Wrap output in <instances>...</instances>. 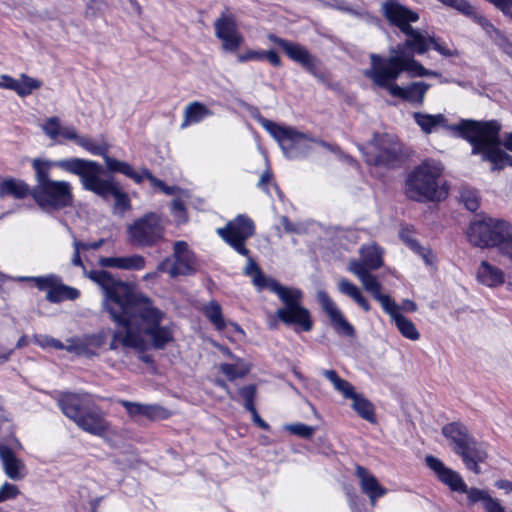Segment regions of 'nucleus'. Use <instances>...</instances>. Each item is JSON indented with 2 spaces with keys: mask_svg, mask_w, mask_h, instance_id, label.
<instances>
[{
  "mask_svg": "<svg viewBox=\"0 0 512 512\" xmlns=\"http://www.w3.org/2000/svg\"><path fill=\"white\" fill-rule=\"evenodd\" d=\"M322 374L333 384L334 388L342 393L343 397L352 400V409L364 420L375 423V409L372 402L363 394L355 392L354 386L339 377L335 370H323Z\"/></svg>",
  "mask_w": 512,
  "mask_h": 512,
  "instance_id": "nucleus-18",
  "label": "nucleus"
},
{
  "mask_svg": "<svg viewBox=\"0 0 512 512\" xmlns=\"http://www.w3.org/2000/svg\"><path fill=\"white\" fill-rule=\"evenodd\" d=\"M380 11L389 24L397 27L401 32L411 26V23L419 20V14L416 11L401 4L398 0L384 1Z\"/></svg>",
  "mask_w": 512,
  "mask_h": 512,
  "instance_id": "nucleus-25",
  "label": "nucleus"
},
{
  "mask_svg": "<svg viewBox=\"0 0 512 512\" xmlns=\"http://www.w3.org/2000/svg\"><path fill=\"white\" fill-rule=\"evenodd\" d=\"M32 168L35 172L34 186H42L53 179L50 174L52 168H58L66 173L73 174L79 177L82 184L83 179L87 176L89 168L93 166V160L71 157L59 160H49L43 158H35L31 162Z\"/></svg>",
  "mask_w": 512,
  "mask_h": 512,
  "instance_id": "nucleus-15",
  "label": "nucleus"
},
{
  "mask_svg": "<svg viewBox=\"0 0 512 512\" xmlns=\"http://www.w3.org/2000/svg\"><path fill=\"white\" fill-rule=\"evenodd\" d=\"M250 413L252 414V419H253V422L258 425L260 428L264 429V430H268L270 428V426L268 425V423L266 421H264L258 414L257 410L254 409V411H250Z\"/></svg>",
  "mask_w": 512,
  "mask_h": 512,
  "instance_id": "nucleus-63",
  "label": "nucleus"
},
{
  "mask_svg": "<svg viewBox=\"0 0 512 512\" xmlns=\"http://www.w3.org/2000/svg\"><path fill=\"white\" fill-rule=\"evenodd\" d=\"M462 457V460L467 469L471 470L475 474H480L481 469L479 463L485 461L487 454L480 445H478L472 438L465 447H463L457 453Z\"/></svg>",
  "mask_w": 512,
  "mask_h": 512,
  "instance_id": "nucleus-31",
  "label": "nucleus"
},
{
  "mask_svg": "<svg viewBox=\"0 0 512 512\" xmlns=\"http://www.w3.org/2000/svg\"><path fill=\"white\" fill-rule=\"evenodd\" d=\"M338 291L353 299L365 312L370 311L371 305L363 296L361 290L346 278H341L337 284Z\"/></svg>",
  "mask_w": 512,
  "mask_h": 512,
  "instance_id": "nucleus-38",
  "label": "nucleus"
},
{
  "mask_svg": "<svg viewBox=\"0 0 512 512\" xmlns=\"http://www.w3.org/2000/svg\"><path fill=\"white\" fill-rule=\"evenodd\" d=\"M65 351L69 353H74L77 356H86L93 357L97 355L92 349L87 348V344H85V339L83 337H72L66 340L65 343Z\"/></svg>",
  "mask_w": 512,
  "mask_h": 512,
  "instance_id": "nucleus-42",
  "label": "nucleus"
},
{
  "mask_svg": "<svg viewBox=\"0 0 512 512\" xmlns=\"http://www.w3.org/2000/svg\"><path fill=\"white\" fill-rule=\"evenodd\" d=\"M244 274L251 278L253 285L258 289H268L284 304L276 311L277 318L287 326L299 327L302 331L309 332L313 328V321L308 309L301 305L303 293L298 288L281 285L276 279L266 277L258 264L249 259L244 268Z\"/></svg>",
  "mask_w": 512,
  "mask_h": 512,
  "instance_id": "nucleus-2",
  "label": "nucleus"
},
{
  "mask_svg": "<svg viewBox=\"0 0 512 512\" xmlns=\"http://www.w3.org/2000/svg\"><path fill=\"white\" fill-rule=\"evenodd\" d=\"M499 9L504 15L512 18V0H487Z\"/></svg>",
  "mask_w": 512,
  "mask_h": 512,
  "instance_id": "nucleus-55",
  "label": "nucleus"
},
{
  "mask_svg": "<svg viewBox=\"0 0 512 512\" xmlns=\"http://www.w3.org/2000/svg\"><path fill=\"white\" fill-rule=\"evenodd\" d=\"M221 372L230 380L233 381L245 375L244 371H239L234 364L224 363L220 366Z\"/></svg>",
  "mask_w": 512,
  "mask_h": 512,
  "instance_id": "nucleus-49",
  "label": "nucleus"
},
{
  "mask_svg": "<svg viewBox=\"0 0 512 512\" xmlns=\"http://www.w3.org/2000/svg\"><path fill=\"white\" fill-rule=\"evenodd\" d=\"M501 128L497 120H461L451 127L471 144L473 155H480L482 161L491 164L492 171L512 166V156L501 149Z\"/></svg>",
  "mask_w": 512,
  "mask_h": 512,
  "instance_id": "nucleus-3",
  "label": "nucleus"
},
{
  "mask_svg": "<svg viewBox=\"0 0 512 512\" xmlns=\"http://www.w3.org/2000/svg\"><path fill=\"white\" fill-rule=\"evenodd\" d=\"M15 80V78L7 74H2L0 76V88L9 89L13 91Z\"/></svg>",
  "mask_w": 512,
  "mask_h": 512,
  "instance_id": "nucleus-60",
  "label": "nucleus"
},
{
  "mask_svg": "<svg viewBox=\"0 0 512 512\" xmlns=\"http://www.w3.org/2000/svg\"><path fill=\"white\" fill-rule=\"evenodd\" d=\"M268 40L278 45L292 61L300 64L308 73L321 83H327V77L319 69L320 61L303 45L288 41L275 34H269Z\"/></svg>",
  "mask_w": 512,
  "mask_h": 512,
  "instance_id": "nucleus-19",
  "label": "nucleus"
},
{
  "mask_svg": "<svg viewBox=\"0 0 512 512\" xmlns=\"http://www.w3.org/2000/svg\"><path fill=\"white\" fill-rule=\"evenodd\" d=\"M413 252L418 254L427 265H432L436 260L434 252L429 247H424L420 243L418 244V248H415Z\"/></svg>",
  "mask_w": 512,
  "mask_h": 512,
  "instance_id": "nucleus-51",
  "label": "nucleus"
},
{
  "mask_svg": "<svg viewBox=\"0 0 512 512\" xmlns=\"http://www.w3.org/2000/svg\"><path fill=\"white\" fill-rule=\"evenodd\" d=\"M43 133L51 140L62 137L64 140L73 141L92 155L102 156L107 169L113 173H121L136 183L143 181V176L135 171L132 165L107 155V148L96 144L89 137L80 135L73 125L62 126L57 116L49 117L40 125Z\"/></svg>",
  "mask_w": 512,
  "mask_h": 512,
  "instance_id": "nucleus-4",
  "label": "nucleus"
},
{
  "mask_svg": "<svg viewBox=\"0 0 512 512\" xmlns=\"http://www.w3.org/2000/svg\"><path fill=\"white\" fill-rule=\"evenodd\" d=\"M443 4L452 7L464 15H472L473 6L470 5L466 0H439Z\"/></svg>",
  "mask_w": 512,
  "mask_h": 512,
  "instance_id": "nucleus-46",
  "label": "nucleus"
},
{
  "mask_svg": "<svg viewBox=\"0 0 512 512\" xmlns=\"http://www.w3.org/2000/svg\"><path fill=\"white\" fill-rule=\"evenodd\" d=\"M397 80H388L385 85H375L376 87L386 89L393 97L401 98L412 104L422 105L425 95L430 88V84L418 81L412 82L405 87L396 84Z\"/></svg>",
  "mask_w": 512,
  "mask_h": 512,
  "instance_id": "nucleus-26",
  "label": "nucleus"
},
{
  "mask_svg": "<svg viewBox=\"0 0 512 512\" xmlns=\"http://www.w3.org/2000/svg\"><path fill=\"white\" fill-rule=\"evenodd\" d=\"M0 460L4 473L11 480H21L25 476V465L14 452L5 445H0Z\"/></svg>",
  "mask_w": 512,
  "mask_h": 512,
  "instance_id": "nucleus-30",
  "label": "nucleus"
},
{
  "mask_svg": "<svg viewBox=\"0 0 512 512\" xmlns=\"http://www.w3.org/2000/svg\"><path fill=\"white\" fill-rule=\"evenodd\" d=\"M461 200L464 203L465 207L471 211L474 212L479 207V199L475 192L470 190H465L461 193Z\"/></svg>",
  "mask_w": 512,
  "mask_h": 512,
  "instance_id": "nucleus-47",
  "label": "nucleus"
},
{
  "mask_svg": "<svg viewBox=\"0 0 512 512\" xmlns=\"http://www.w3.org/2000/svg\"><path fill=\"white\" fill-rule=\"evenodd\" d=\"M442 166L435 160H424L408 174L405 180V195L410 200L440 202L448 195L444 185H440Z\"/></svg>",
  "mask_w": 512,
  "mask_h": 512,
  "instance_id": "nucleus-5",
  "label": "nucleus"
},
{
  "mask_svg": "<svg viewBox=\"0 0 512 512\" xmlns=\"http://www.w3.org/2000/svg\"><path fill=\"white\" fill-rule=\"evenodd\" d=\"M103 172L102 166L93 161V166L89 168L87 176L82 181L84 190L93 192L104 200L114 197V213L121 216L131 209V203L128 195L121 191L116 183L111 180L103 179L100 174Z\"/></svg>",
  "mask_w": 512,
  "mask_h": 512,
  "instance_id": "nucleus-12",
  "label": "nucleus"
},
{
  "mask_svg": "<svg viewBox=\"0 0 512 512\" xmlns=\"http://www.w3.org/2000/svg\"><path fill=\"white\" fill-rule=\"evenodd\" d=\"M120 404L132 418L143 416L149 420H158L169 417V412L157 404H141L127 400H121Z\"/></svg>",
  "mask_w": 512,
  "mask_h": 512,
  "instance_id": "nucleus-28",
  "label": "nucleus"
},
{
  "mask_svg": "<svg viewBox=\"0 0 512 512\" xmlns=\"http://www.w3.org/2000/svg\"><path fill=\"white\" fill-rule=\"evenodd\" d=\"M355 475L359 479L361 491L369 497L372 504L387 493L386 488L379 484L377 478L367 468L356 465Z\"/></svg>",
  "mask_w": 512,
  "mask_h": 512,
  "instance_id": "nucleus-27",
  "label": "nucleus"
},
{
  "mask_svg": "<svg viewBox=\"0 0 512 512\" xmlns=\"http://www.w3.org/2000/svg\"><path fill=\"white\" fill-rule=\"evenodd\" d=\"M105 240L99 239L98 241L90 242V243H84L80 241L79 248L81 250H98L103 244Z\"/></svg>",
  "mask_w": 512,
  "mask_h": 512,
  "instance_id": "nucleus-62",
  "label": "nucleus"
},
{
  "mask_svg": "<svg viewBox=\"0 0 512 512\" xmlns=\"http://www.w3.org/2000/svg\"><path fill=\"white\" fill-rule=\"evenodd\" d=\"M214 29L215 36L221 40L222 49L226 52L235 53L243 43L236 19L227 9L215 20Z\"/></svg>",
  "mask_w": 512,
  "mask_h": 512,
  "instance_id": "nucleus-22",
  "label": "nucleus"
},
{
  "mask_svg": "<svg viewBox=\"0 0 512 512\" xmlns=\"http://www.w3.org/2000/svg\"><path fill=\"white\" fill-rule=\"evenodd\" d=\"M84 339L87 348L96 352V349H99L106 343V333L101 331L97 334L85 335Z\"/></svg>",
  "mask_w": 512,
  "mask_h": 512,
  "instance_id": "nucleus-45",
  "label": "nucleus"
},
{
  "mask_svg": "<svg viewBox=\"0 0 512 512\" xmlns=\"http://www.w3.org/2000/svg\"><path fill=\"white\" fill-rule=\"evenodd\" d=\"M401 307L394 302L385 312L390 316L391 320L395 323L401 335L409 340L416 341L420 338V333L415 324L407 317L400 313Z\"/></svg>",
  "mask_w": 512,
  "mask_h": 512,
  "instance_id": "nucleus-32",
  "label": "nucleus"
},
{
  "mask_svg": "<svg viewBox=\"0 0 512 512\" xmlns=\"http://www.w3.org/2000/svg\"><path fill=\"white\" fill-rule=\"evenodd\" d=\"M89 278L97 283L103 293L102 306L111 320L124 331L113 333L110 350L122 348L144 352L147 348L141 332L151 339L154 349H164L173 341L171 326H162L165 313L155 307L151 300L142 294L136 293L127 283L115 279L106 270H93Z\"/></svg>",
  "mask_w": 512,
  "mask_h": 512,
  "instance_id": "nucleus-1",
  "label": "nucleus"
},
{
  "mask_svg": "<svg viewBox=\"0 0 512 512\" xmlns=\"http://www.w3.org/2000/svg\"><path fill=\"white\" fill-rule=\"evenodd\" d=\"M165 218L156 212H148L127 226L129 242L139 248H150L164 240Z\"/></svg>",
  "mask_w": 512,
  "mask_h": 512,
  "instance_id": "nucleus-11",
  "label": "nucleus"
},
{
  "mask_svg": "<svg viewBox=\"0 0 512 512\" xmlns=\"http://www.w3.org/2000/svg\"><path fill=\"white\" fill-rule=\"evenodd\" d=\"M316 298L323 312L328 316L335 332L346 337H354L356 334L353 325L344 317L342 311L324 290L317 291Z\"/></svg>",
  "mask_w": 512,
  "mask_h": 512,
  "instance_id": "nucleus-23",
  "label": "nucleus"
},
{
  "mask_svg": "<svg viewBox=\"0 0 512 512\" xmlns=\"http://www.w3.org/2000/svg\"><path fill=\"white\" fill-rule=\"evenodd\" d=\"M263 59L262 50H247L244 53L238 55L237 60L239 63H245L248 61H260Z\"/></svg>",
  "mask_w": 512,
  "mask_h": 512,
  "instance_id": "nucleus-53",
  "label": "nucleus"
},
{
  "mask_svg": "<svg viewBox=\"0 0 512 512\" xmlns=\"http://www.w3.org/2000/svg\"><path fill=\"white\" fill-rule=\"evenodd\" d=\"M400 239L413 251L418 248L419 242L413 237V231L409 228H402L399 232Z\"/></svg>",
  "mask_w": 512,
  "mask_h": 512,
  "instance_id": "nucleus-52",
  "label": "nucleus"
},
{
  "mask_svg": "<svg viewBox=\"0 0 512 512\" xmlns=\"http://www.w3.org/2000/svg\"><path fill=\"white\" fill-rule=\"evenodd\" d=\"M281 223H282V225H283V227H284L286 232H288V233H296V234L300 233V229H299L298 225L290 222L289 219L286 216H283L281 218Z\"/></svg>",
  "mask_w": 512,
  "mask_h": 512,
  "instance_id": "nucleus-61",
  "label": "nucleus"
},
{
  "mask_svg": "<svg viewBox=\"0 0 512 512\" xmlns=\"http://www.w3.org/2000/svg\"><path fill=\"white\" fill-rule=\"evenodd\" d=\"M263 59H266L274 67L282 65L279 55L274 50L263 51Z\"/></svg>",
  "mask_w": 512,
  "mask_h": 512,
  "instance_id": "nucleus-57",
  "label": "nucleus"
},
{
  "mask_svg": "<svg viewBox=\"0 0 512 512\" xmlns=\"http://www.w3.org/2000/svg\"><path fill=\"white\" fill-rule=\"evenodd\" d=\"M213 115L205 104L194 101L189 103L184 110V119L181 123V128L184 129L192 124H197L203 121L205 118Z\"/></svg>",
  "mask_w": 512,
  "mask_h": 512,
  "instance_id": "nucleus-36",
  "label": "nucleus"
},
{
  "mask_svg": "<svg viewBox=\"0 0 512 512\" xmlns=\"http://www.w3.org/2000/svg\"><path fill=\"white\" fill-rule=\"evenodd\" d=\"M19 489L16 485L11 484L9 482H5L0 487V502H4L9 499H14L19 494Z\"/></svg>",
  "mask_w": 512,
  "mask_h": 512,
  "instance_id": "nucleus-48",
  "label": "nucleus"
},
{
  "mask_svg": "<svg viewBox=\"0 0 512 512\" xmlns=\"http://www.w3.org/2000/svg\"><path fill=\"white\" fill-rule=\"evenodd\" d=\"M413 117L417 125L426 134H430L436 131L439 126H445L446 123V118L443 114L432 115L427 113L415 112Z\"/></svg>",
  "mask_w": 512,
  "mask_h": 512,
  "instance_id": "nucleus-39",
  "label": "nucleus"
},
{
  "mask_svg": "<svg viewBox=\"0 0 512 512\" xmlns=\"http://www.w3.org/2000/svg\"><path fill=\"white\" fill-rule=\"evenodd\" d=\"M369 58L370 67L363 71V75L374 85H385L388 80H397L403 72H409L414 77H425L427 70L412 55L382 57L371 53Z\"/></svg>",
  "mask_w": 512,
  "mask_h": 512,
  "instance_id": "nucleus-8",
  "label": "nucleus"
},
{
  "mask_svg": "<svg viewBox=\"0 0 512 512\" xmlns=\"http://www.w3.org/2000/svg\"><path fill=\"white\" fill-rule=\"evenodd\" d=\"M219 237L230 245L237 253L247 258L249 263L250 251L246 248V241L255 234L253 220L245 214L237 215L227 222L224 227L217 229Z\"/></svg>",
  "mask_w": 512,
  "mask_h": 512,
  "instance_id": "nucleus-16",
  "label": "nucleus"
},
{
  "mask_svg": "<svg viewBox=\"0 0 512 512\" xmlns=\"http://www.w3.org/2000/svg\"><path fill=\"white\" fill-rule=\"evenodd\" d=\"M73 188L70 182L52 180L42 186L32 187V198L44 211H59L73 204Z\"/></svg>",
  "mask_w": 512,
  "mask_h": 512,
  "instance_id": "nucleus-14",
  "label": "nucleus"
},
{
  "mask_svg": "<svg viewBox=\"0 0 512 512\" xmlns=\"http://www.w3.org/2000/svg\"><path fill=\"white\" fill-rule=\"evenodd\" d=\"M57 403L62 413L83 431L100 437L109 432L110 423L104 412L90 403L85 394L63 392Z\"/></svg>",
  "mask_w": 512,
  "mask_h": 512,
  "instance_id": "nucleus-6",
  "label": "nucleus"
},
{
  "mask_svg": "<svg viewBox=\"0 0 512 512\" xmlns=\"http://www.w3.org/2000/svg\"><path fill=\"white\" fill-rule=\"evenodd\" d=\"M41 86L42 82L40 80L22 73L20 77L15 80L13 91L20 97H26Z\"/></svg>",
  "mask_w": 512,
  "mask_h": 512,
  "instance_id": "nucleus-40",
  "label": "nucleus"
},
{
  "mask_svg": "<svg viewBox=\"0 0 512 512\" xmlns=\"http://www.w3.org/2000/svg\"><path fill=\"white\" fill-rule=\"evenodd\" d=\"M256 386L254 384L246 385L239 389V395L244 400V407L247 411H254V400L256 398Z\"/></svg>",
  "mask_w": 512,
  "mask_h": 512,
  "instance_id": "nucleus-44",
  "label": "nucleus"
},
{
  "mask_svg": "<svg viewBox=\"0 0 512 512\" xmlns=\"http://www.w3.org/2000/svg\"><path fill=\"white\" fill-rule=\"evenodd\" d=\"M285 429L291 434L299 436L303 439H311L316 431L315 427L300 422L288 424L285 426Z\"/></svg>",
  "mask_w": 512,
  "mask_h": 512,
  "instance_id": "nucleus-43",
  "label": "nucleus"
},
{
  "mask_svg": "<svg viewBox=\"0 0 512 512\" xmlns=\"http://www.w3.org/2000/svg\"><path fill=\"white\" fill-rule=\"evenodd\" d=\"M157 272L167 273L171 278L195 274L197 260L187 242L176 241L173 245V255L166 257L157 265Z\"/></svg>",
  "mask_w": 512,
  "mask_h": 512,
  "instance_id": "nucleus-17",
  "label": "nucleus"
},
{
  "mask_svg": "<svg viewBox=\"0 0 512 512\" xmlns=\"http://www.w3.org/2000/svg\"><path fill=\"white\" fill-rule=\"evenodd\" d=\"M371 144L377 153L368 156L366 159L367 163L387 168H394L400 165L401 145L393 136L386 133H374Z\"/></svg>",
  "mask_w": 512,
  "mask_h": 512,
  "instance_id": "nucleus-21",
  "label": "nucleus"
},
{
  "mask_svg": "<svg viewBox=\"0 0 512 512\" xmlns=\"http://www.w3.org/2000/svg\"><path fill=\"white\" fill-rule=\"evenodd\" d=\"M495 487L506 491L507 493L512 491V482L505 479H500L495 482Z\"/></svg>",
  "mask_w": 512,
  "mask_h": 512,
  "instance_id": "nucleus-64",
  "label": "nucleus"
},
{
  "mask_svg": "<svg viewBox=\"0 0 512 512\" xmlns=\"http://www.w3.org/2000/svg\"><path fill=\"white\" fill-rule=\"evenodd\" d=\"M471 16L473 17L475 22L478 23L486 31V33H498V30L495 28V26L483 15L477 14L473 11Z\"/></svg>",
  "mask_w": 512,
  "mask_h": 512,
  "instance_id": "nucleus-54",
  "label": "nucleus"
},
{
  "mask_svg": "<svg viewBox=\"0 0 512 512\" xmlns=\"http://www.w3.org/2000/svg\"><path fill=\"white\" fill-rule=\"evenodd\" d=\"M348 270L359 279L363 288L381 304L384 311L388 310V307L395 302L389 295L381 293L382 285L377 277L364 269L362 264L356 262V259L349 261Z\"/></svg>",
  "mask_w": 512,
  "mask_h": 512,
  "instance_id": "nucleus-24",
  "label": "nucleus"
},
{
  "mask_svg": "<svg viewBox=\"0 0 512 512\" xmlns=\"http://www.w3.org/2000/svg\"><path fill=\"white\" fill-rule=\"evenodd\" d=\"M19 281L33 282L40 291L46 292V300L50 303H60L66 300L74 301L80 297V291L65 285L56 274L45 276H21Z\"/></svg>",
  "mask_w": 512,
  "mask_h": 512,
  "instance_id": "nucleus-20",
  "label": "nucleus"
},
{
  "mask_svg": "<svg viewBox=\"0 0 512 512\" xmlns=\"http://www.w3.org/2000/svg\"><path fill=\"white\" fill-rule=\"evenodd\" d=\"M203 313L217 330L225 329L226 321L222 314V307L217 301L212 300L207 303L203 308Z\"/></svg>",
  "mask_w": 512,
  "mask_h": 512,
  "instance_id": "nucleus-41",
  "label": "nucleus"
},
{
  "mask_svg": "<svg viewBox=\"0 0 512 512\" xmlns=\"http://www.w3.org/2000/svg\"><path fill=\"white\" fill-rule=\"evenodd\" d=\"M426 465L436 474L438 480L448 486L452 491L467 494L468 505L473 506L480 502L486 512H505V508L499 500L493 498L485 489L469 488L460 474L449 467L437 457L428 455L425 458Z\"/></svg>",
  "mask_w": 512,
  "mask_h": 512,
  "instance_id": "nucleus-7",
  "label": "nucleus"
},
{
  "mask_svg": "<svg viewBox=\"0 0 512 512\" xmlns=\"http://www.w3.org/2000/svg\"><path fill=\"white\" fill-rule=\"evenodd\" d=\"M402 33L406 35V40L403 43H399L395 47L390 48V55H423L430 48L445 57L458 55V51L456 49L447 47L442 44L438 38L429 35L426 31H421L420 29H415L412 26H409Z\"/></svg>",
  "mask_w": 512,
  "mask_h": 512,
  "instance_id": "nucleus-13",
  "label": "nucleus"
},
{
  "mask_svg": "<svg viewBox=\"0 0 512 512\" xmlns=\"http://www.w3.org/2000/svg\"><path fill=\"white\" fill-rule=\"evenodd\" d=\"M360 260L356 262L363 265L367 271L377 270L383 265V250L375 243L362 245L360 250Z\"/></svg>",
  "mask_w": 512,
  "mask_h": 512,
  "instance_id": "nucleus-34",
  "label": "nucleus"
},
{
  "mask_svg": "<svg viewBox=\"0 0 512 512\" xmlns=\"http://www.w3.org/2000/svg\"><path fill=\"white\" fill-rule=\"evenodd\" d=\"M171 212L179 222L186 221V209L182 200L174 199L171 202Z\"/></svg>",
  "mask_w": 512,
  "mask_h": 512,
  "instance_id": "nucleus-50",
  "label": "nucleus"
},
{
  "mask_svg": "<svg viewBox=\"0 0 512 512\" xmlns=\"http://www.w3.org/2000/svg\"><path fill=\"white\" fill-rule=\"evenodd\" d=\"M259 124L278 142L283 154L288 159H298L307 156L312 148L313 138L293 127L280 126L262 116Z\"/></svg>",
  "mask_w": 512,
  "mask_h": 512,
  "instance_id": "nucleus-10",
  "label": "nucleus"
},
{
  "mask_svg": "<svg viewBox=\"0 0 512 512\" xmlns=\"http://www.w3.org/2000/svg\"><path fill=\"white\" fill-rule=\"evenodd\" d=\"M143 177H145L146 179H148L150 181V183L154 186V187H157L159 188L161 191H163L164 187H165V183L164 181L156 178L148 169H144L143 170Z\"/></svg>",
  "mask_w": 512,
  "mask_h": 512,
  "instance_id": "nucleus-58",
  "label": "nucleus"
},
{
  "mask_svg": "<svg viewBox=\"0 0 512 512\" xmlns=\"http://www.w3.org/2000/svg\"><path fill=\"white\" fill-rule=\"evenodd\" d=\"M79 245H80V241H79V240H77V239L74 237V238H73V248H74V252H73V255H72V258H71V263H72L74 266H77V267H84L83 262H82V259H81V256H80L81 249L79 248Z\"/></svg>",
  "mask_w": 512,
  "mask_h": 512,
  "instance_id": "nucleus-56",
  "label": "nucleus"
},
{
  "mask_svg": "<svg viewBox=\"0 0 512 512\" xmlns=\"http://www.w3.org/2000/svg\"><path fill=\"white\" fill-rule=\"evenodd\" d=\"M52 337L48 335H34L33 342L42 348L51 347Z\"/></svg>",
  "mask_w": 512,
  "mask_h": 512,
  "instance_id": "nucleus-59",
  "label": "nucleus"
},
{
  "mask_svg": "<svg viewBox=\"0 0 512 512\" xmlns=\"http://www.w3.org/2000/svg\"><path fill=\"white\" fill-rule=\"evenodd\" d=\"M477 279L485 286L495 287L504 282V273L487 261H482L477 270Z\"/></svg>",
  "mask_w": 512,
  "mask_h": 512,
  "instance_id": "nucleus-37",
  "label": "nucleus"
},
{
  "mask_svg": "<svg viewBox=\"0 0 512 512\" xmlns=\"http://www.w3.org/2000/svg\"><path fill=\"white\" fill-rule=\"evenodd\" d=\"M468 237L477 247H496L502 255L512 257V224L504 219L475 221L469 227Z\"/></svg>",
  "mask_w": 512,
  "mask_h": 512,
  "instance_id": "nucleus-9",
  "label": "nucleus"
},
{
  "mask_svg": "<svg viewBox=\"0 0 512 512\" xmlns=\"http://www.w3.org/2000/svg\"><path fill=\"white\" fill-rule=\"evenodd\" d=\"M443 435L452 441L454 451L458 453L472 439L469 436L467 428L460 423L452 422L445 425L442 429Z\"/></svg>",
  "mask_w": 512,
  "mask_h": 512,
  "instance_id": "nucleus-35",
  "label": "nucleus"
},
{
  "mask_svg": "<svg viewBox=\"0 0 512 512\" xmlns=\"http://www.w3.org/2000/svg\"><path fill=\"white\" fill-rule=\"evenodd\" d=\"M29 195L32 197V188L22 179L9 177L0 181L1 198L10 196L21 200Z\"/></svg>",
  "mask_w": 512,
  "mask_h": 512,
  "instance_id": "nucleus-33",
  "label": "nucleus"
},
{
  "mask_svg": "<svg viewBox=\"0 0 512 512\" xmlns=\"http://www.w3.org/2000/svg\"><path fill=\"white\" fill-rule=\"evenodd\" d=\"M99 264L106 268L139 271L145 268L146 260L142 255L133 254L122 257H102L99 259Z\"/></svg>",
  "mask_w": 512,
  "mask_h": 512,
  "instance_id": "nucleus-29",
  "label": "nucleus"
}]
</instances>
